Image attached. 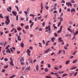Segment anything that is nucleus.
<instances>
[{
	"label": "nucleus",
	"mask_w": 78,
	"mask_h": 78,
	"mask_svg": "<svg viewBox=\"0 0 78 78\" xmlns=\"http://www.w3.org/2000/svg\"><path fill=\"white\" fill-rule=\"evenodd\" d=\"M68 31H69V32H71V33H73V31L71 29H70V28L69 27L68 28Z\"/></svg>",
	"instance_id": "obj_11"
},
{
	"label": "nucleus",
	"mask_w": 78,
	"mask_h": 78,
	"mask_svg": "<svg viewBox=\"0 0 78 78\" xmlns=\"http://www.w3.org/2000/svg\"><path fill=\"white\" fill-rule=\"evenodd\" d=\"M62 11V10L61 9V8H60L59 10V12H60V13H61V12Z\"/></svg>",
	"instance_id": "obj_57"
},
{
	"label": "nucleus",
	"mask_w": 78,
	"mask_h": 78,
	"mask_svg": "<svg viewBox=\"0 0 78 78\" xmlns=\"http://www.w3.org/2000/svg\"><path fill=\"white\" fill-rule=\"evenodd\" d=\"M24 61V58H23V57H22L20 58V62H22Z\"/></svg>",
	"instance_id": "obj_7"
},
{
	"label": "nucleus",
	"mask_w": 78,
	"mask_h": 78,
	"mask_svg": "<svg viewBox=\"0 0 78 78\" xmlns=\"http://www.w3.org/2000/svg\"><path fill=\"white\" fill-rule=\"evenodd\" d=\"M61 22H59L58 23V27H59V26L61 25Z\"/></svg>",
	"instance_id": "obj_20"
},
{
	"label": "nucleus",
	"mask_w": 78,
	"mask_h": 78,
	"mask_svg": "<svg viewBox=\"0 0 78 78\" xmlns=\"http://www.w3.org/2000/svg\"><path fill=\"white\" fill-rule=\"evenodd\" d=\"M44 70L46 72H47L48 71V68H46L44 69Z\"/></svg>",
	"instance_id": "obj_22"
},
{
	"label": "nucleus",
	"mask_w": 78,
	"mask_h": 78,
	"mask_svg": "<svg viewBox=\"0 0 78 78\" xmlns=\"http://www.w3.org/2000/svg\"><path fill=\"white\" fill-rule=\"evenodd\" d=\"M51 28L48 29V33H51Z\"/></svg>",
	"instance_id": "obj_21"
},
{
	"label": "nucleus",
	"mask_w": 78,
	"mask_h": 78,
	"mask_svg": "<svg viewBox=\"0 0 78 78\" xmlns=\"http://www.w3.org/2000/svg\"><path fill=\"white\" fill-rule=\"evenodd\" d=\"M73 33V34H74V36H76V34H78V31H76L75 32H75H74Z\"/></svg>",
	"instance_id": "obj_12"
},
{
	"label": "nucleus",
	"mask_w": 78,
	"mask_h": 78,
	"mask_svg": "<svg viewBox=\"0 0 78 78\" xmlns=\"http://www.w3.org/2000/svg\"><path fill=\"white\" fill-rule=\"evenodd\" d=\"M10 64L13 67H14V64H13V62L12 61H11V62H9Z\"/></svg>",
	"instance_id": "obj_10"
},
{
	"label": "nucleus",
	"mask_w": 78,
	"mask_h": 78,
	"mask_svg": "<svg viewBox=\"0 0 78 78\" xmlns=\"http://www.w3.org/2000/svg\"><path fill=\"white\" fill-rule=\"evenodd\" d=\"M10 50L12 53H14V51H13V50H12V48H10Z\"/></svg>",
	"instance_id": "obj_30"
},
{
	"label": "nucleus",
	"mask_w": 78,
	"mask_h": 78,
	"mask_svg": "<svg viewBox=\"0 0 78 78\" xmlns=\"http://www.w3.org/2000/svg\"><path fill=\"white\" fill-rule=\"evenodd\" d=\"M0 33L1 36H2L3 34V33L2 32H0Z\"/></svg>",
	"instance_id": "obj_61"
},
{
	"label": "nucleus",
	"mask_w": 78,
	"mask_h": 78,
	"mask_svg": "<svg viewBox=\"0 0 78 78\" xmlns=\"http://www.w3.org/2000/svg\"><path fill=\"white\" fill-rule=\"evenodd\" d=\"M62 51V50H61L59 51L57 55H59V54H60V53H61Z\"/></svg>",
	"instance_id": "obj_36"
},
{
	"label": "nucleus",
	"mask_w": 78,
	"mask_h": 78,
	"mask_svg": "<svg viewBox=\"0 0 78 78\" xmlns=\"http://www.w3.org/2000/svg\"><path fill=\"white\" fill-rule=\"evenodd\" d=\"M64 71H62L61 72H60L58 73V74H61V73H64Z\"/></svg>",
	"instance_id": "obj_41"
},
{
	"label": "nucleus",
	"mask_w": 78,
	"mask_h": 78,
	"mask_svg": "<svg viewBox=\"0 0 78 78\" xmlns=\"http://www.w3.org/2000/svg\"><path fill=\"white\" fill-rule=\"evenodd\" d=\"M76 68H77V67H73L72 68L70 69V70H73V69H76Z\"/></svg>",
	"instance_id": "obj_29"
},
{
	"label": "nucleus",
	"mask_w": 78,
	"mask_h": 78,
	"mask_svg": "<svg viewBox=\"0 0 78 78\" xmlns=\"http://www.w3.org/2000/svg\"><path fill=\"white\" fill-rule=\"evenodd\" d=\"M41 10H40V13L41 14L42 12V9H44V7H43V4L42 3H41Z\"/></svg>",
	"instance_id": "obj_2"
},
{
	"label": "nucleus",
	"mask_w": 78,
	"mask_h": 78,
	"mask_svg": "<svg viewBox=\"0 0 78 78\" xmlns=\"http://www.w3.org/2000/svg\"><path fill=\"white\" fill-rule=\"evenodd\" d=\"M45 24V22H43L42 24V26H43V27H44Z\"/></svg>",
	"instance_id": "obj_40"
},
{
	"label": "nucleus",
	"mask_w": 78,
	"mask_h": 78,
	"mask_svg": "<svg viewBox=\"0 0 78 78\" xmlns=\"http://www.w3.org/2000/svg\"><path fill=\"white\" fill-rule=\"evenodd\" d=\"M66 4L67 5H68V6H69V5H70V2H66Z\"/></svg>",
	"instance_id": "obj_24"
},
{
	"label": "nucleus",
	"mask_w": 78,
	"mask_h": 78,
	"mask_svg": "<svg viewBox=\"0 0 78 78\" xmlns=\"http://www.w3.org/2000/svg\"><path fill=\"white\" fill-rule=\"evenodd\" d=\"M54 34L55 37H57V36H58V34H56V33H54Z\"/></svg>",
	"instance_id": "obj_35"
},
{
	"label": "nucleus",
	"mask_w": 78,
	"mask_h": 78,
	"mask_svg": "<svg viewBox=\"0 0 78 78\" xmlns=\"http://www.w3.org/2000/svg\"><path fill=\"white\" fill-rule=\"evenodd\" d=\"M15 7L16 8V9L18 11H19V7L17 6H15Z\"/></svg>",
	"instance_id": "obj_23"
},
{
	"label": "nucleus",
	"mask_w": 78,
	"mask_h": 78,
	"mask_svg": "<svg viewBox=\"0 0 78 78\" xmlns=\"http://www.w3.org/2000/svg\"><path fill=\"white\" fill-rule=\"evenodd\" d=\"M23 33H24V34H26V32H25V31L24 29H23Z\"/></svg>",
	"instance_id": "obj_58"
},
{
	"label": "nucleus",
	"mask_w": 78,
	"mask_h": 78,
	"mask_svg": "<svg viewBox=\"0 0 78 78\" xmlns=\"http://www.w3.org/2000/svg\"><path fill=\"white\" fill-rule=\"evenodd\" d=\"M12 13L13 14V16H16L17 15V12L14 11H12Z\"/></svg>",
	"instance_id": "obj_6"
},
{
	"label": "nucleus",
	"mask_w": 78,
	"mask_h": 78,
	"mask_svg": "<svg viewBox=\"0 0 78 78\" xmlns=\"http://www.w3.org/2000/svg\"><path fill=\"white\" fill-rule=\"evenodd\" d=\"M30 17H31V16L34 17V16H35L32 14H30Z\"/></svg>",
	"instance_id": "obj_27"
},
{
	"label": "nucleus",
	"mask_w": 78,
	"mask_h": 78,
	"mask_svg": "<svg viewBox=\"0 0 78 78\" xmlns=\"http://www.w3.org/2000/svg\"><path fill=\"white\" fill-rule=\"evenodd\" d=\"M45 8L47 10H48V9L49 8V6L48 5H45Z\"/></svg>",
	"instance_id": "obj_9"
},
{
	"label": "nucleus",
	"mask_w": 78,
	"mask_h": 78,
	"mask_svg": "<svg viewBox=\"0 0 78 78\" xmlns=\"http://www.w3.org/2000/svg\"><path fill=\"white\" fill-rule=\"evenodd\" d=\"M31 51H30V50L29 49H28L27 51V55L28 56H30V53Z\"/></svg>",
	"instance_id": "obj_5"
},
{
	"label": "nucleus",
	"mask_w": 78,
	"mask_h": 78,
	"mask_svg": "<svg viewBox=\"0 0 78 78\" xmlns=\"http://www.w3.org/2000/svg\"><path fill=\"white\" fill-rule=\"evenodd\" d=\"M62 16H63V13H62L60 15V17H62Z\"/></svg>",
	"instance_id": "obj_64"
},
{
	"label": "nucleus",
	"mask_w": 78,
	"mask_h": 78,
	"mask_svg": "<svg viewBox=\"0 0 78 78\" xmlns=\"http://www.w3.org/2000/svg\"><path fill=\"white\" fill-rule=\"evenodd\" d=\"M0 44H1V45L3 46V45H4V43H1Z\"/></svg>",
	"instance_id": "obj_63"
},
{
	"label": "nucleus",
	"mask_w": 78,
	"mask_h": 78,
	"mask_svg": "<svg viewBox=\"0 0 78 78\" xmlns=\"http://www.w3.org/2000/svg\"><path fill=\"white\" fill-rule=\"evenodd\" d=\"M74 73H70V75L71 76H72V75H73V74H74Z\"/></svg>",
	"instance_id": "obj_44"
},
{
	"label": "nucleus",
	"mask_w": 78,
	"mask_h": 78,
	"mask_svg": "<svg viewBox=\"0 0 78 78\" xmlns=\"http://www.w3.org/2000/svg\"><path fill=\"white\" fill-rule=\"evenodd\" d=\"M57 19H58V20H60V22H62L63 21V18H62L61 17H58V18H57Z\"/></svg>",
	"instance_id": "obj_3"
},
{
	"label": "nucleus",
	"mask_w": 78,
	"mask_h": 78,
	"mask_svg": "<svg viewBox=\"0 0 78 78\" xmlns=\"http://www.w3.org/2000/svg\"><path fill=\"white\" fill-rule=\"evenodd\" d=\"M24 13L26 15H27V14H28V12L26 11H24Z\"/></svg>",
	"instance_id": "obj_50"
},
{
	"label": "nucleus",
	"mask_w": 78,
	"mask_h": 78,
	"mask_svg": "<svg viewBox=\"0 0 78 78\" xmlns=\"http://www.w3.org/2000/svg\"><path fill=\"white\" fill-rule=\"evenodd\" d=\"M75 38V36L74 35V37L71 39L72 40H73Z\"/></svg>",
	"instance_id": "obj_54"
},
{
	"label": "nucleus",
	"mask_w": 78,
	"mask_h": 78,
	"mask_svg": "<svg viewBox=\"0 0 78 78\" xmlns=\"http://www.w3.org/2000/svg\"><path fill=\"white\" fill-rule=\"evenodd\" d=\"M50 50V48L48 49L46 51H44V53H47L48 51Z\"/></svg>",
	"instance_id": "obj_8"
},
{
	"label": "nucleus",
	"mask_w": 78,
	"mask_h": 78,
	"mask_svg": "<svg viewBox=\"0 0 78 78\" xmlns=\"http://www.w3.org/2000/svg\"><path fill=\"white\" fill-rule=\"evenodd\" d=\"M69 61H67V62H66V64H69Z\"/></svg>",
	"instance_id": "obj_48"
},
{
	"label": "nucleus",
	"mask_w": 78,
	"mask_h": 78,
	"mask_svg": "<svg viewBox=\"0 0 78 78\" xmlns=\"http://www.w3.org/2000/svg\"><path fill=\"white\" fill-rule=\"evenodd\" d=\"M15 77V75H13L12 76H10V77H9V78H14V77Z\"/></svg>",
	"instance_id": "obj_46"
},
{
	"label": "nucleus",
	"mask_w": 78,
	"mask_h": 78,
	"mask_svg": "<svg viewBox=\"0 0 78 78\" xmlns=\"http://www.w3.org/2000/svg\"><path fill=\"white\" fill-rule=\"evenodd\" d=\"M41 17H42V16H41L40 17H37V19L38 20H39V19H41Z\"/></svg>",
	"instance_id": "obj_38"
},
{
	"label": "nucleus",
	"mask_w": 78,
	"mask_h": 78,
	"mask_svg": "<svg viewBox=\"0 0 78 78\" xmlns=\"http://www.w3.org/2000/svg\"><path fill=\"white\" fill-rule=\"evenodd\" d=\"M62 26H61L60 27V30H58L57 33H61V31H62Z\"/></svg>",
	"instance_id": "obj_4"
},
{
	"label": "nucleus",
	"mask_w": 78,
	"mask_h": 78,
	"mask_svg": "<svg viewBox=\"0 0 78 78\" xmlns=\"http://www.w3.org/2000/svg\"><path fill=\"white\" fill-rule=\"evenodd\" d=\"M54 69L55 70H59V69H58V68L57 67H54Z\"/></svg>",
	"instance_id": "obj_51"
},
{
	"label": "nucleus",
	"mask_w": 78,
	"mask_h": 78,
	"mask_svg": "<svg viewBox=\"0 0 78 78\" xmlns=\"http://www.w3.org/2000/svg\"><path fill=\"white\" fill-rule=\"evenodd\" d=\"M67 11L68 12H70V9L69 8L68 9Z\"/></svg>",
	"instance_id": "obj_62"
},
{
	"label": "nucleus",
	"mask_w": 78,
	"mask_h": 78,
	"mask_svg": "<svg viewBox=\"0 0 78 78\" xmlns=\"http://www.w3.org/2000/svg\"><path fill=\"white\" fill-rule=\"evenodd\" d=\"M18 17H19V16H18V15H17L16 16V20L17 21L18 20Z\"/></svg>",
	"instance_id": "obj_42"
},
{
	"label": "nucleus",
	"mask_w": 78,
	"mask_h": 78,
	"mask_svg": "<svg viewBox=\"0 0 78 78\" xmlns=\"http://www.w3.org/2000/svg\"><path fill=\"white\" fill-rule=\"evenodd\" d=\"M39 44V46L40 47H42V44H41V43L39 42L38 43Z\"/></svg>",
	"instance_id": "obj_28"
},
{
	"label": "nucleus",
	"mask_w": 78,
	"mask_h": 78,
	"mask_svg": "<svg viewBox=\"0 0 78 78\" xmlns=\"http://www.w3.org/2000/svg\"><path fill=\"white\" fill-rule=\"evenodd\" d=\"M30 66L29 67L27 68L25 70H30Z\"/></svg>",
	"instance_id": "obj_18"
},
{
	"label": "nucleus",
	"mask_w": 78,
	"mask_h": 78,
	"mask_svg": "<svg viewBox=\"0 0 78 78\" xmlns=\"http://www.w3.org/2000/svg\"><path fill=\"white\" fill-rule=\"evenodd\" d=\"M61 2L62 3H65V1L64 0H62V1H61Z\"/></svg>",
	"instance_id": "obj_59"
},
{
	"label": "nucleus",
	"mask_w": 78,
	"mask_h": 78,
	"mask_svg": "<svg viewBox=\"0 0 78 78\" xmlns=\"http://www.w3.org/2000/svg\"><path fill=\"white\" fill-rule=\"evenodd\" d=\"M17 30H19V31H20V30H22V29L21 28L18 27L17 29Z\"/></svg>",
	"instance_id": "obj_34"
},
{
	"label": "nucleus",
	"mask_w": 78,
	"mask_h": 78,
	"mask_svg": "<svg viewBox=\"0 0 78 78\" xmlns=\"http://www.w3.org/2000/svg\"><path fill=\"white\" fill-rule=\"evenodd\" d=\"M46 78H52V77H50L49 76H46Z\"/></svg>",
	"instance_id": "obj_60"
},
{
	"label": "nucleus",
	"mask_w": 78,
	"mask_h": 78,
	"mask_svg": "<svg viewBox=\"0 0 78 78\" xmlns=\"http://www.w3.org/2000/svg\"><path fill=\"white\" fill-rule=\"evenodd\" d=\"M77 62V60H76L73 61V63H76Z\"/></svg>",
	"instance_id": "obj_32"
},
{
	"label": "nucleus",
	"mask_w": 78,
	"mask_h": 78,
	"mask_svg": "<svg viewBox=\"0 0 78 78\" xmlns=\"http://www.w3.org/2000/svg\"><path fill=\"white\" fill-rule=\"evenodd\" d=\"M75 11V10L74 8H73V9H71V12H72Z\"/></svg>",
	"instance_id": "obj_17"
},
{
	"label": "nucleus",
	"mask_w": 78,
	"mask_h": 78,
	"mask_svg": "<svg viewBox=\"0 0 78 78\" xmlns=\"http://www.w3.org/2000/svg\"><path fill=\"white\" fill-rule=\"evenodd\" d=\"M8 65H7L6 66H5L4 67V69H6L7 68H8Z\"/></svg>",
	"instance_id": "obj_49"
},
{
	"label": "nucleus",
	"mask_w": 78,
	"mask_h": 78,
	"mask_svg": "<svg viewBox=\"0 0 78 78\" xmlns=\"http://www.w3.org/2000/svg\"><path fill=\"white\" fill-rule=\"evenodd\" d=\"M7 11H8L10 12H11V11L9 9H7Z\"/></svg>",
	"instance_id": "obj_55"
},
{
	"label": "nucleus",
	"mask_w": 78,
	"mask_h": 78,
	"mask_svg": "<svg viewBox=\"0 0 78 78\" xmlns=\"http://www.w3.org/2000/svg\"><path fill=\"white\" fill-rule=\"evenodd\" d=\"M48 68H51V66H50V64L48 65Z\"/></svg>",
	"instance_id": "obj_52"
},
{
	"label": "nucleus",
	"mask_w": 78,
	"mask_h": 78,
	"mask_svg": "<svg viewBox=\"0 0 78 78\" xmlns=\"http://www.w3.org/2000/svg\"><path fill=\"white\" fill-rule=\"evenodd\" d=\"M39 66L38 65H37L36 66V70H37V71H38V70H39Z\"/></svg>",
	"instance_id": "obj_14"
},
{
	"label": "nucleus",
	"mask_w": 78,
	"mask_h": 78,
	"mask_svg": "<svg viewBox=\"0 0 78 78\" xmlns=\"http://www.w3.org/2000/svg\"><path fill=\"white\" fill-rule=\"evenodd\" d=\"M22 48H23V47H24V44L23 43H22L20 44Z\"/></svg>",
	"instance_id": "obj_16"
},
{
	"label": "nucleus",
	"mask_w": 78,
	"mask_h": 78,
	"mask_svg": "<svg viewBox=\"0 0 78 78\" xmlns=\"http://www.w3.org/2000/svg\"><path fill=\"white\" fill-rule=\"evenodd\" d=\"M0 17H1V18H2V19H3L4 18L2 16V14H0Z\"/></svg>",
	"instance_id": "obj_47"
},
{
	"label": "nucleus",
	"mask_w": 78,
	"mask_h": 78,
	"mask_svg": "<svg viewBox=\"0 0 78 78\" xmlns=\"http://www.w3.org/2000/svg\"><path fill=\"white\" fill-rule=\"evenodd\" d=\"M29 27V26H27L25 27V28L26 29V30H28V29Z\"/></svg>",
	"instance_id": "obj_37"
},
{
	"label": "nucleus",
	"mask_w": 78,
	"mask_h": 78,
	"mask_svg": "<svg viewBox=\"0 0 78 78\" xmlns=\"http://www.w3.org/2000/svg\"><path fill=\"white\" fill-rule=\"evenodd\" d=\"M34 25V22H32V23L30 24V28H31L33 26V25Z\"/></svg>",
	"instance_id": "obj_19"
},
{
	"label": "nucleus",
	"mask_w": 78,
	"mask_h": 78,
	"mask_svg": "<svg viewBox=\"0 0 78 78\" xmlns=\"http://www.w3.org/2000/svg\"><path fill=\"white\" fill-rule=\"evenodd\" d=\"M70 2L71 3H74L75 2V1L74 0H72Z\"/></svg>",
	"instance_id": "obj_39"
},
{
	"label": "nucleus",
	"mask_w": 78,
	"mask_h": 78,
	"mask_svg": "<svg viewBox=\"0 0 78 78\" xmlns=\"http://www.w3.org/2000/svg\"><path fill=\"white\" fill-rule=\"evenodd\" d=\"M54 39H55V38H54V37H53L51 38V40L52 41V42H54Z\"/></svg>",
	"instance_id": "obj_45"
},
{
	"label": "nucleus",
	"mask_w": 78,
	"mask_h": 78,
	"mask_svg": "<svg viewBox=\"0 0 78 78\" xmlns=\"http://www.w3.org/2000/svg\"><path fill=\"white\" fill-rule=\"evenodd\" d=\"M50 28H51V27H50V25H48V27H45V29H50Z\"/></svg>",
	"instance_id": "obj_15"
},
{
	"label": "nucleus",
	"mask_w": 78,
	"mask_h": 78,
	"mask_svg": "<svg viewBox=\"0 0 78 78\" xmlns=\"http://www.w3.org/2000/svg\"><path fill=\"white\" fill-rule=\"evenodd\" d=\"M4 59L5 61H8V59L6 58H4Z\"/></svg>",
	"instance_id": "obj_33"
},
{
	"label": "nucleus",
	"mask_w": 78,
	"mask_h": 78,
	"mask_svg": "<svg viewBox=\"0 0 78 78\" xmlns=\"http://www.w3.org/2000/svg\"><path fill=\"white\" fill-rule=\"evenodd\" d=\"M7 51H8L9 53H11V51H10V50H9V49H8Z\"/></svg>",
	"instance_id": "obj_56"
},
{
	"label": "nucleus",
	"mask_w": 78,
	"mask_h": 78,
	"mask_svg": "<svg viewBox=\"0 0 78 78\" xmlns=\"http://www.w3.org/2000/svg\"><path fill=\"white\" fill-rule=\"evenodd\" d=\"M73 6L74 7H77V6H78V5L76 4H74L73 5Z\"/></svg>",
	"instance_id": "obj_31"
},
{
	"label": "nucleus",
	"mask_w": 78,
	"mask_h": 78,
	"mask_svg": "<svg viewBox=\"0 0 78 78\" xmlns=\"http://www.w3.org/2000/svg\"><path fill=\"white\" fill-rule=\"evenodd\" d=\"M67 74H63L62 75V77L63 78L64 76H67Z\"/></svg>",
	"instance_id": "obj_25"
},
{
	"label": "nucleus",
	"mask_w": 78,
	"mask_h": 78,
	"mask_svg": "<svg viewBox=\"0 0 78 78\" xmlns=\"http://www.w3.org/2000/svg\"><path fill=\"white\" fill-rule=\"evenodd\" d=\"M53 27L55 29H57V27L55 26V24H53Z\"/></svg>",
	"instance_id": "obj_26"
},
{
	"label": "nucleus",
	"mask_w": 78,
	"mask_h": 78,
	"mask_svg": "<svg viewBox=\"0 0 78 78\" xmlns=\"http://www.w3.org/2000/svg\"><path fill=\"white\" fill-rule=\"evenodd\" d=\"M6 20L7 21H5V23L6 25H9V23H10V21H9V16H7L6 18Z\"/></svg>",
	"instance_id": "obj_1"
},
{
	"label": "nucleus",
	"mask_w": 78,
	"mask_h": 78,
	"mask_svg": "<svg viewBox=\"0 0 78 78\" xmlns=\"http://www.w3.org/2000/svg\"><path fill=\"white\" fill-rule=\"evenodd\" d=\"M78 73V72H76L74 74V76H76V75H77V74Z\"/></svg>",
	"instance_id": "obj_43"
},
{
	"label": "nucleus",
	"mask_w": 78,
	"mask_h": 78,
	"mask_svg": "<svg viewBox=\"0 0 78 78\" xmlns=\"http://www.w3.org/2000/svg\"><path fill=\"white\" fill-rule=\"evenodd\" d=\"M62 39V38L61 37H59L58 39V40H59V42H62L63 41V40Z\"/></svg>",
	"instance_id": "obj_13"
},
{
	"label": "nucleus",
	"mask_w": 78,
	"mask_h": 78,
	"mask_svg": "<svg viewBox=\"0 0 78 78\" xmlns=\"http://www.w3.org/2000/svg\"><path fill=\"white\" fill-rule=\"evenodd\" d=\"M29 10H30V9L29 8H28L26 10V11L27 12H28L29 11Z\"/></svg>",
	"instance_id": "obj_53"
}]
</instances>
